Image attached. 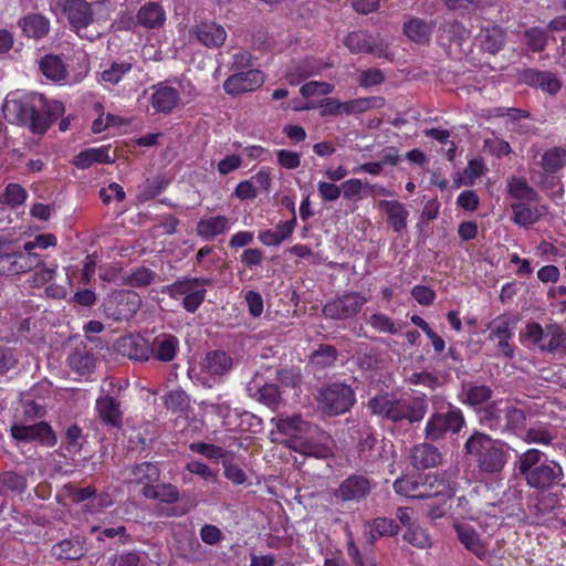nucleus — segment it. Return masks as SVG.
<instances>
[{
  "instance_id": "473e14b6",
  "label": "nucleus",
  "mask_w": 566,
  "mask_h": 566,
  "mask_svg": "<svg viewBox=\"0 0 566 566\" xmlns=\"http://www.w3.org/2000/svg\"><path fill=\"white\" fill-rule=\"evenodd\" d=\"M229 229V219L226 216H216L198 221L197 234L207 240L224 233Z\"/></svg>"
},
{
  "instance_id": "c9c22d12",
  "label": "nucleus",
  "mask_w": 566,
  "mask_h": 566,
  "mask_svg": "<svg viewBox=\"0 0 566 566\" xmlns=\"http://www.w3.org/2000/svg\"><path fill=\"white\" fill-rule=\"evenodd\" d=\"M557 439V429L548 424H535L525 431L524 441L549 446Z\"/></svg>"
},
{
  "instance_id": "3c124183",
  "label": "nucleus",
  "mask_w": 566,
  "mask_h": 566,
  "mask_svg": "<svg viewBox=\"0 0 566 566\" xmlns=\"http://www.w3.org/2000/svg\"><path fill=\"white\" fill-rule=\"evenodd\" d=\"M556 505L557 497L554 494H539L535 497L534 503L530 505V511L537 520H541L547 513L552 512Z\"/></svg>"
},
{
  "instance_id": "58836bf2",
  "label": "nucleus",
  "mask_w": 566,
  "mask_h": 566,
  "mask_svg": "<svg viewBox=\"0 0 566 566\" xmlns=\"http://www.w3.org/2000/svg\"><path fill=\"white\" fill-rule=\"evenodd\" d=\"M52 555L57 559L76 560L84 555L80 541L63 539L52 547Z\"/></svg>"
},
{
  "instance_id": "603ef678",
  "label": "nucleus",
  "mask_w": 566,
  "mask_h": 566,
  "mask_svg": "<svg viewBox=\"0 0 566 566\" xmlns=\"http://www.w3.org/2000/svg\"><path fill=\"white\" fill-rule=\"evenodd\" d=\"M337 359V350L332 345H322L311 355V363L324 368L332 366Z\"/></svg>"
},
{
  "instance_id": "e433bc0d",
  "label": "nucleus",
  "mask_w": 566,
  "mask_h": 566,
  "mask_svg": "<svg viewBox=\"0 0 566 566\" xmlns=\"http://www.w3.org/2000/svg\"><path fill=\"white\" fill-rule=\"evenodd\" d=\"M23 32L33 39L45 36L50 30L49 20L40 14H29L21 21Z\"/></svg>"
},
{
  "instance_id": "f704fd0d",
  "label": "nucleus",
  "mask_w": 566,
  "mask_h": 566,
  "mask_svg": "<svg viewBox=\"0 0 566 566\" xmlns=\"http://www.w3.org/2000/svg\"><path fill=\"white\" fill-rule=\"evenodd\" d=\"M74 165L80 169H86L91 167L95 163L99 164H111L113 159H111L108 155V147H99V148H88L81 151L73 160Z\"/></svg>"
},
{
  "instance_id": "9b49d317",
  "label": "nucleus",
  "mask_w": 566,
  "mask_h": 566,
  "mask_svg": "<svg viewBox=\"0 0 566 566\" xmlns=\"http://www.w3.org/2000/svg\"><path fill=\"white\" fill-rule=\"evenodd\" d=\"M123 475L126 484L140 486V493L145 496V489L153 488L159 481L160 470L156 463L146 461L127 467Z\"/></svg>"
},
{
  "instance_id": "49530a36",
  "label": "nucleus",
  "mask_w": 566,
  "mask_h": 566,
  "mask_svg": "<svg viewBox=\"0 0 566 566\" xmlns=\"http://www.w3.org/2000/svg\"><path fill=\"white\" fill-rule=\"evenodd\" d=\"M210 282L211 281L206 277L185 279V280L177 281L174 284L169 285L167 287V292L171 297L177 298L181 295L186 296V295L192 293L193 291H196V289L199 285L210 284Z\"/></svg>"
},
{
  "instance_id": "f257e3e1",
  "label": "nucleus",
  "mask_w": 566,
  "mask_h": 566,
  "mask_svg": "<svg viewBox=\"0 0 566 566\" xmlns=\"http://www.w3.org/2000/svg\"><path fill=\"white\" fill-rule=\"evenodd\" d=\"M6 119L28 127L33 134H44L64 113L59 101H49L43 94L28 93L11 95L1 106Z\"/></svg>"
},
{
  "instance_id": "f8f14e48",
  "label": "nucleus",
  "mask_w": 566,
  "mask_h": 566,
  "mask_svg": "<svg viewBox=\"0 0 566 566\" xmlns=\"http://www.w3.org/2000/svg\"><path fill=\"white\" fill-rule=\"evenodd\" d=\"M13 439L21 442H40L52 447L56 443V437L49 423L44 421L34 424H13L11 427Z\"/></svg>"
},
{
  "instance_id": "69168bd1",
  "label": "nucleus",
  "mask_w": 566,
  "mask_h": 566,
  "mask_svg": "<svg viewBox=\"0 0 566 566\" xmlns=\"http://www.w3.org/2000/svg\"><path fill=\"white\" fill-rule=\"evenodd\" d=\"M155 272L151 270L140 266L134 270L128 276V282L132 286L142 287L149 285L155 279Z\"/></svg>"
},
{
  "instance_id": "4c0bfd02",
  "label": "nucleus",
  "mask_w": 566,
  "mask_h": 566,
  "mask_svg": "<svg viewBox=\"0 0 566 566\" xmlns=\"http://www.w3.org/2000/svg\"><path fill=\"white\" fill-rule=\"evenodd\" d=\"M40 70L46 78L54 82L64 80L67 73L63 61L56 55H45L42 57Z\"/></svg>"
},
{
  "instance_id": "dca6fc26",
  "label": "nucleus",
  "mask_w": 566,
  "mask_h": 566,
  "mask_svg": "<svg viewBox=\"0 0 566 566\" xmlns=\"http://www.w3.org/2000/svg\"><path fill=\"white\" fill-rule=\"evenodd\" d=\"M328 439L329 437L319 429V432L314 436H304L301 439L292 440L289 442V447L304 455L323 459L331 454V449L326 444Z\"/></svg>"
},
{
  "instance_id": "a211bd4d",
  "label": "nucleus",
  "mask_w": 566,
  "mask_h": 566,
  "mask_svg": "<svg viewBox=\"0 0 566 566\" xmlns=\"http://www.w3.org/2000/svg\"><path fill=\"white\" fill-rule=\"evenodd\" d=\"M434 28L436 22L433 20L410 17L405 21L402 32L411 42L418 45H427L431 40Z\"/></svg>"
},
{
  "instance_id": "4468645a",
  "label": "nucleus",
  "mask_w": 566,
  "mask_h": 566,
  "mask_svg": "<svg viewBox=\"0 0 566 566\" xmlns=\"http://www.w3.org/2000/svg\"><path fill=\"white\" fill-rule=\"evenodd\" d=\"M279 432L289 436L292 440L301 439L304 436H314L319 432L316 424L305 421L301 416H277L271 419Z\"/></svg>"
},
{
  "instance_id": "0eeeda50",
  "label": "nucleus",
  "mask_w": 566,
  "mask_h": 566,
  "mask_svg": "<svg viewBox=\"0 0 566 566\" xmlns=\"http://www.w3.org/2000/svg\"><path fill=\"white\" fill-rule=\"evenodd\" d=\"M319 406L324 413L337 416L347 412L355 402V392L352 387L334 382L319 392Z\"/></svg>"
},
{
  "instance_id": "ddd939ff",
  "label": "nucleus",
  "mask_w": 566,
  "mask_h": 566,
  "mask_svg": "<svg viewBox=\"0 0 566 566\" xmlns=\"http://www.w3.org/2000/svg\"><path fill=\"white\" fill-rule=\"evenodd\" d=\"M264 82V75L261 71L251 69L245 72L237 71L223 83V90L229 95H240L259 88Z\"/></svg>"
},
{
  "instance_id": "72a5a7b5",
  "label": "nucleus",
  "mask_w": 566,
  "mask_h": 566,
  "mask_svg": "<svg viewBox=\"0 0 566 566\" xmlns=\"http://www.w3.org/2000/svg\"><path fill=\"white\" fill-rule=\"evenodd\" d=\"M479 41L483 51L496 54L505 43V32L497 25L486 28L481 31Z\"/></svg>"
},
{
  "instance_id": "37998d69",
  "label": "nucleus",
  "mask_w": 566,
  "mask_h": 566,
  "mask_svg": "<svg viewBox=\"0 0 566 566\" xmlns=\"http://www.w3.org/2000/svg\"><path fill=\"white\" fill-rule=\"evenodd\" d=\"M541 165L547 174L557 172L566 165V149L563 147L547 149L542 156Z\"/></svg>"
},
{
  "instance_id": "20e7f679",
  "label": "nucleus",
  "mask_w": 566,
  "mask_h": 566,
  "mask_svg": "<svg viewBox=\"0 0 566 566\" xmlns=\"http://www.w3.org/2000/svg\"><path fill=\"white\" fill-rule=\"evenodd\" d=\"M371 413L392 422L407 420L415 423L423 419L428 405L424 396L396 398L389 395L376 396L368 401Z\"/></svg>"
},
{
  "instance_id": "5701e85b",
  "label": "nucleus",
  "mask_w": 566,
  "mask_h": 566,
  "mask_svg": "<svg viewBox=\"0 0 566 566\" xmlns=\"http://www.w3.org/2000/svg\"><path fill=\"white\" fill-rule=\"evenodd\" d=\"M180 101L179 92L171 86L156 85L150 97L151 107L156 113L169 114Z\"/></svg>"
},
{
  "instance_id": "39448f33",
  "label": "nucleus",
  "mask_w": 566,
  "mask_h": 566,
  "mask_svg": "<svg viewBox=\"0 0 566 566\" xmlns=\"http://www.w3.org/2000/svg\"><path fill=\"white\" fill-rule=\"evenodd\" d=\"M524 336L542 352L566 354V332L557 323L546 326L535 322L528 323Z\"/></svg>"
},
{
  "instance_id": "2eb2a0df",
  "label": "nucleus",
  "mask_w": 566,
  "mask_h": 566,
  "mask_svg": "<svg viewBox=\"0 0 566 566\" xmlns=\"http://www.w3.org/2000/svg\"><path fill=\"white\" fill-rule=\"evenodd\" d=\"M260 377V374L255 373L247 385L248 395L272 410L279 409L283 400L279 387L274 384L262 382Z\"/></svg>"
},
{
  "instance_id": "7c9ffc66",
  "label": "nucleus",
  "mask_w": 566,
  "mask_h": 566,
  "mask_svg": "<svg viewBox=\"0 0 566 566\" xmlns=\"http://www.w3.org/2000/svg\"><path fill=\"white\" fill-rule=\"evenodd\" d=\"M455 531L461 544L478 558L483 559L486 555V547L479 534L469 525H455Z\"/></svg>"
},
{
  "instance_id": "a19ab883",
  "label": "nucleus",
  "mask_w": 566,
  "mask_h": 566,
  "mask_svg": "<svg viewBox=\"0 0 566 566\" xmlns=\"http://www.w3.org/2000/svg\"><path fill=\"white\" fill-rule=\"evenodd\" d=\"M145 497L158 500L163 503L174 504L179 500L178 489L170 483L156 484L145 489Z\"/></svg>"
},
{
  "instance_id": "c756f323",
  "label": "nucleus",
  "mask_w": 566,
  "mask_h": 566,
  "mask_svg": "<svg viewBox=\"0 0 566 566\" xmlns=\"http://www.w3.org/2000/svg\"><path fill=\"white\" fill-rule=\"evenodd\" d=\"M70 23L80 32L93 20L91 6L83 0H72L66 7Z\"/></svg>"
},
{
  "instance_id": "052dcab7",
  "label": "nucleus",
  "mask_w": 566,
  "mask_h": 566,
  "mask_svg": "<svg viewBox=\"0 0 566 566\" xmlns=\"http://www.w3.org/2000/svg\"><path fill=\"white\" fill-rule=\"evenodd\" d=\"M130 70V63H113L107 70H105L102 73V80L111 84H117L123 78V76Z\"/></svg>"
},
{
  "instance_id": "1a4fd4ad",
  "label": "nucleus",
  "mask_w": 566,
  "mask_h": 566,
  "mask_svg": "<svg viewBox=\"0 0 566 566\" xmlns=\"http://www.w3.org/2000/svg\"><path fill=\"white\" fill-rule=\"evenodd\" d=\"M374 482L366 475L352 474L332 490L331 495L336 503H359L370 494Z\"/></svg>"
},
{
  "instance_id": "5fc2aeb1",
  "label": "nucleus",
  "mask_w": 566,
  "mask_h": 566,
  "mask_svg": "<svg viewBox=\"0 0 566 566\" xmlns=\"http://www.w3.org/2000/svg\"><path fill=\"white\" fill-rule=\"evenodd\" d=\"M420 482L410 476H401L394 482V490L399 495L418 499Z\"/></svg>"
},
{
  "instance_id": "f03ea898",
  "label": "nucleus",
  "mask_w": 566,
  "mask_h": 566,
  "mask_svg": "<svg viewBox=\"0 0 566 566\" xmlns=\"http://www.w3.org/2000/svg\"><path fill=\"white\" fill-rule=\"evenodd\" d=\"M516 469L530 488L548 490L563 478V468L554 460H547L537 449H528L516 461Z\"/></svg>"
},
{
  "instance_id": "6e6552de",
  "label": "nucleus",
  "mask_w": 566,
  "mask_h": 566,
  "mask_svg": "<svg viewBox=\"0 0 566 566\" xmlns=\"http://www.w3.org/2000/svg\"><path fill=\"white\" fill-rule=\"evenodd\" d=\"M464 424L460 409L451 407L447 412L433 413L426 423L424 436L428 440L437 441L448 432L458 433Z\"/></svg>"
},
{
  "instance_id": "79ce46f5",
  "label": "nucleus",
  "mask_w": 566,
  "mask_h": 566,
  "mask_svg": "<svg viewBox=\"0 0 566 566\" xmlns=\"http://www.w3.org/2000/svg\"><path fill=\"white\" fill-rule=\"evenodd\" d=\"M384 105V98L373 97H359L347 102H342V114L352 115L365 113L370 108L380 107Z\"/></svg>"
},
{
  "instance_id": "338daca9",
  "label": "nucleus",
  "mask_w": 566,
  "mask_h": 566,
  "mask_svg": "<svg viewBox=\"0 0 566 566\" xmlns=\"http://www.w3.org/2000/svg\"><path fill=\"white\" fill-rule=\"evenodd\" d=\"M333 88V85L329 83L313 81L302 85L300 92L304 97H312L315 95H327L332 93Z\"/></svg>"
},
{
  "instance_id": "8fccbe9b",
  "label": "nucleus",
  "mask_w": 566,
  "mask_h": 566,
  "mask_svg": "<svg viewBox=\"0 0 566 566\" xmlns=\"http://www.w3.org/2000/svg\"><path fill=\"white\" fill-rule=\"evenodd\" d=\"M492 396V390L486 385H469L464 388V402L479 406L486 402Z\"/></svg>"
},
{
  "instance_id": "cd10ccee",
  "label": "nucleus",
  "mask_w": 566,
  "mask_h": 566,
  "mask_svg": "<svg viewBox=\"0 0 566 566\" xmlns=\"http://www.w3.org/2000/svg\"><path fill=\"white\" fill-rule=\"evenodd\" d=\"M512 337L513 326L506 319H502L495 323L489 334L490 339L497 340V349L506 358H513L514 356V349L509 343Z\"/></svg>"
},
{
  "instance_id": "423d86ee",
  "label": "nucleus",
  "mask_w": 566,
  "mask_h": 566,
  "mask_svg": "<svg viewBox=\"0 0 566 566\" xmlns=\"http://www.w3.org/2000/svg\"><path fill=\"white\" fill-rule=\"evenodd\" d=\"M142 305L140 296L133 291H114L104 298L102 311L116 322L129 321Z\"/></svg>"
},
{
  "instance_id": "09e8293b",
  "label": "nucleus",
  "mask_w": 566,
  "mask_h": 566,
  "mask_svg": "<svg viewBox=\"0 0 566 566\" xmlns=\"http://www.w3.org/2000/svg\"><path fill=\"white\" fill-rule=\"evenodd\" d=\"M505 430L520 434L526 428V413L516 407L505 408Z\"/></svg>"
},
{
  "instance_id": "774afa93",
  "label": "nucleus",
  "mask_w": 566,
  "mask_h": 566,
  "mask_svg": "<svg viewBox=\"0 0 566 566\" xmlns=\"http://www.w3.org/2000/svg\"><path fill=\"white\" fill-rule=\"evenodd\" d=\"M347 554L352 558L354 566H370V564L376 563L373 556L360 554L352 536L347 542Z\"/></svg>"
},
{
  "instance_id": "c03bdc74",
  "label": "nucleus",
  "mask_w": 566,
  "mask_h": 566,
  "mask_svg": "<svg viewBox=\"0 0 566 566\" xmlns=\"http://www.w3.org/2000/svg\"><path fill=\"white\" fill-rule=\"evenodd\" d=\"M70 367L81 375L90 373L95 366L94 356L85 348H76L69 356Z\"/></svg>"
},
{
  "instance_id": "a878e982",
  "label": "nucleus",
  "mask_w": 566,
  "mask_h": 566,
  "mask_svg": "<svg viewBox=\"0 0 566 566\" xmlns=\"http://www.w3.org/2000/svg\"><path fill=\"white\" fill-rule=\"evenodd\" d=\"M98 418L105 426L119 427L122 424V411L119 403L111 396H102L96 400Z\"/></svg>"
},
{
  "instance_id": "c85d7f7f",
  "label": "nucleus",
  "mask_w": 566,
  "mask_h": 566,
  "mask_svg": "<svg viewBox=\"0 0 566 566\" xmlns=\"http://www.w3.org/2000/svg\"><path fill=\"white\" fill-rule=\"evenodd\" d=\"M379 209L386 212L388 222L395 232L400 233L407 228L409 212L399 201L381 200Z\"/></svg>"
},
{
  "instance_id": "f3484780",
  "label": "nucleus",
  "mask_w": 566,
  "mask_h": 566,
  "mask_svg": "<svg viewBox=\"0 0 566 566\" xmlns=\"http://www.w3.org/2000/svg\"><path fill=\"white\" fill-rule=\"evenodd\" d=\"M190 34L208 49L221 48L227 40V31L214 21H203L192 27Z\"/></svg>"
},
{
  "instance_id": "393cba45",
  "label": "nucleus",
  "mask_w": 566,
  "mask_h": 566,
  "mask_svg": "<svg viewBox=\"0 0 566 566\" xmlns=\"http://www.w3.org/2000/svg\"><path fill=\"white\" fill-rule=\"evenodd\" d=\"M522 80L524 83L539 87L549 94L557 93L562 87L559 80L551 72L526 70L522 74Z\"/></svg>"
},
{
  "instance_id": "9d476101",
  "label": "nucleus",
  "mask_w": 566,
  "mask_h": 566,
  "mask_svg": "<svg viewBox=\"0 0 566 566\" xmlns=\"http://www.w3.org/2000/svg\"><path fill=\"white\" fill-rule=\"evenodd\" d=\"M366 302V297L357 292L346 293L326 303L323 314L331 319H347L355 316Z\"/></svg>"
},
{
  "instance_id": "412c9836",
  "label": "nucleus",
  "mask_w": 566,
  "mask_h": 566,
  "mask_svg": "<svg viewBox=\"0 0 566 566\" xmlns=\"http://www.w3.org/2000/svg\"><path fill=\"white\" fill-rule=\"evenodd\" d=\"M118 348L124 356L138 361L148 360L153 355L150 344L140 335L122 337L118 340Z\"/></svg>"
},
{
  "instance_id": "2f4dec72",
  "label": "nucleus",
  "mask_w": 566,
  "mask_h": 566,
  "mask_svg": "<svg viewBox=\"0 0 566 566\" xmlns=\"http://www.w3.org/2000/svg\"><path fill=\"white\" fill-rule=\"evenodd\" d=\"M136 18L144 28L156 29L165 23L166 14L159 3L148 2L138 10Z\"/></svg>"
},
{
  "instance_id": "de8ad7c7",
  "label": "nucleus",
  "mask_w": 566,
  "mask_h": 566,
  "mask_svg": "<svg viewBox=\"0 0 566 566\" xmlns=\"http://www.w3.org/2000/svg\"><path fill=\"white\" fill-rule=\"evenodd\" d=\"M509 192L518 200L537 201V192L524 178L512 177L509 180Z\"/></svg>"
},
{
  "instance_id": "6e6d98bb",
  "label": "nucleus",
  "mask_w": 566,
  "mask_h": 566,
  "mask_svg": "<svg viewBox=\"0 0 566 566\" xmlns=\"http://www.w3.org/2000/svg\"><path fill=\"white\" fill-rule=\"evenodd\" d=\"M189 449L192 452L199 453L210 460L216 461H218L219 459H224L229 454V452L222 449L221 447L205 442H193L189 446Z\"/></svg>"
},
{
  "instance_id": "bf43d9fd",
  "label": "nucleus",
  "mask_w": 566,
  "mask_h": 566,
  "mask_svg": "<svg viewBox=\"0 0 566 566\" xmlns=\"http://www.w3.org/2000/svg\"><path fill=\"white\" fill-rule=\"evenodd\" d=\"M342 191L345 199L360 200L366 191V184L360 179L352 178L342 184Z\"/></svg>"
},
{
  "instance_id": "aec40b11",
  "label": "nucleus",
  "mask_w": 566,
  "mask_h": 566,
  "mask_svg": "<svg viewBox=\"0 0 566 566\" xmlns=\"http://www.w3.org/2000/svg\"><path fill=\"white\" fill-rule=\"evenodd\" d=\"M410 463L418 470L436 468L442 463L439 449L429 443H420L410 450Z\"/></svg>"
},
{
  "instance_id": "4be33fe9",
  "label": "nucleus",
  "mask_w": 566,
  "mask_h": 566,
  "mask_svg": "<svg viewBox=\"0 0 566 566\" xmlns=\"http://www.w3.org/2000/svg\"><path fill=\"white\" fill-rule=\"evenodd\" d=\"M344 45L353 54L369 53L377 56L385 55V50L374 43L371 36L365 31H353L344 39Z\"/></svg>"
},
{
  "instance_id": "6ab92c4d",
  "label": "nucleus",
  "mask_w": 566,
  "mask_h": 566,
  "mask_svg": "<svg viewBox=\"0 0 566 566\" xmlns=\"http://www.w3.org/2000/svg\"><path fill=\"white\" fill-rule=\"evenodd\" d=\"M200 366L202 371L214 378H221L232 370L233 359L224 350L216 349L206 354Z\"/></svg>"
},
{
  "instance_id": "b1692460",
  "label": "nucleus",
  "mask_w": 566,
  "mask_h": 566,
  "mask_svg": "<svg viewBox=\"0 0 566 566\" xmlns=\"http://www.w3.org/2000/svg\"><path fill=\"white\" fill-rule=\"evenodd\" d=\"M420 486L418 499L421 500L451 499L453 494L448 482L437 475H427Z\"/></svg>"
},
{
  "instance_id": "ea45409f",
  "label": "nucleus",
  "mask_w": 566,
  "mask_h": 566,
  "mask_svg": "<svg viewBox=\"0 0 566 566\" xmlns=\"http://www.w3.org/2000/svg\"><path fill=\"white\" fill-rule=\"evenodd\" d=\"M13 254L17 275L38 269L43 263L42 256L32 250L28 251L23 248L20 251H13Z\"/></svg>"
},
{
  "instance_id": "4d7b16f0",
  "label": "nucleus",
  "mask_w": 566,
  "mask_h": 566,
  "mask_svg": "<svg viewBox=\"0 0 566 566\" xmlns=\"http://www.w3.org/2000/svg\"><path fill=\"white\" fill-rule=\"evenodd\" d=\"M407 381L410 385L415 386H423L431 390H434L441 385L439 377L429 371H413L410 376H408Z\"/></svg>"
},
{
  "instance_id": "7ed1b4c3",
  "label": "nucleus",
  "mask_w": 566,
  "mask_h": 566,
  "mask_svg": "<svg viewBox=\"0 0 566 566\" xmlns=\"http://www.w3.org/2000/svg\"><path fill=\"white\" fill-rule=\"evenodd\" d=\"M464 449L474 459L479 471L495 474L504 469L510 447L486 433L474 431L465 441Z\"/></svg>"
},
{
  "instance_id": "bb28decb",
  "label": "nucleus",
  "mask_w": 566,
  "mask_h": 566,
  "mask_svg": "<svg viewBox=\"0 0 566 566\" xmlns=\"http://www.w3.org/2000/svg\"><path fill=\"white\" fill-rule=\"evenodd\" d=\"M179 340L170 334H160L156 336L150 345L153 355L157 360L171 361L177 354Z\"/></svg>"
},
{
  "instance_id": "864d4df0",
  "label": "nucleus",
  "mask_w": 566,
  "mask_h": 566,
  "mask_svg": "<svg viewBox=\"0 0 566 566\" xmlns=\"http://www.w3.org/2000/svg\"><path fill=\"white\" fill-rule=\"evenodd\" d=\"M403 539L417 548H428L431 546L430 537L424 528L420 525H415L406 530Z\"/></svg>"
},
{
  "instance_id": "13d9d810",
  "label": "nucleus",
  "mask_w": 566,
  "mask_h": 566,
  "mask_svg": "<svg viewBox=\"0 0 566 566\" xmlns=\"http://www.w3.org/2000/svg\"><path fill=\"white\" fill-rule=\"evenodd\" d=\"M527 46L533 52H542L547 45L545 32L539 28H531L524 32Z\"/></svg>"
},
{
  "instance_id": "0e129e2a",
  "label": "nucleus",
  "mask_w": 566,
  "mask_h": 566,
  "mask_svg": "<svg viewBox=\"0 0 566 566\" xmlns=\"http://www.w3.org/2000/svg\"><path fill=\"white\" fill-rule=\"evenodd\" d=\"M164 402L166 407L172 411L182 410L188 405V396L181 389L170 390L166 394Z\"/></svg>"
},
{
  "instance_id": "680f3d73",
  "label": "nucleus",
  "mask_w": 566,
  "mask_h": 566,
  "mask_svg": "<svg viewBox=\"0 0 566 566\" xmlns=\"http://www.w3.org/2000/svg\"><path fill=\"white\" fill-rule=\"evenodd\" d=\"M369 523L371 524V527H374L375 532L380 534L381 537L397 535L400 530L399 524L391 518L376 517Z\"/></svg>"
},
{
  "instance_id": "a18cd8bd",
  "label": "nucleus",
  "mask_w": 566,
  "mask_h": 566,
  "mask_svg": "<svg viewBox=\"0 0 566 566\" xmlns=\"http://www.w3.org/2000/svg\"><path fill=\"white\" fill-rule=\"evenodd\" d=\"M511 209L513 211L514 222L522 227L535 223L541 217V212L537 208H531L523 202L512 203Z\"/></svg>"
},
{
  "instance_id": "e2e57ef3",
  "label": "nucleus",
  "mask_w": 566,
  "mask_h": 566,
  "mask_svg": "<svg viewBox=\"0 0 566 566\" xmlns=\"http://www.w3.org/2000/svg\"><path fill=\"white\" fill-rule=\"evenodd\" d=\"M367 322L373 328L381 333L396 334L398 332L391 318L380 313L370 315Z\"/></svg>"
}]
</instances>
